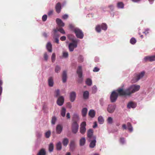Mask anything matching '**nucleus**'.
Here are the masks:
<instances>
[{"mask_svg": "<svg viewBox=\"0 0 155 155\" xmlns=\"http://www.w3.org/2000/svg\"><path fill=\"white\" fill-rule=\"evenodd\" d=\"M128 88L125 90H124L122 88H119L116 91V92L117 93L118 96H126L130 95V93L128 91Z\"/></svg>", "mask_w": 155, "mask_h": 155, "instance_id": "1", "label": "nucleus"}, {"mask_svg": "<svg viewBox=\"0 0 155 155\" xmlns=\"http://www.w3.org/2000/svg\"><path fill=\"white\" fill-rule=\"evenodd\" d=\"M145 72L143 71L140 73L136 74L134 75V77L131 80L132 83H134L138 81L139 79L142 78L144 75Z\"/></svg>", "mask_w": 155, "mask_h": 155, "instance_id": "2", "label": "nucleus"}, {"mask_svg": "<svg viewBox=\"0 0 155 155\" xmlns=\"http://www.w3.org/2000/svg\"><path fill=\"white\" fill-rule=\"evenodd\" d=\"M140 87L139 85H132L128 88V91L130 93V95L135 92L139 90Z\"/></svg>", "mask_w": 155, "mask_h": 155, "instance_id": "3", "label": "nucleus"}, {"mask_svg": "<svg viewBox=\"0 0 155 155\" xmlns=\"http://www.w3.org/2000/svg\"><path fill=\"white\" fill-rule=\"evenodd\" d=\"M76 37L77 38L82 39L83 38L84 35L82 30L78 28H75L74 30Z\"/></svg>", "mask_w": 155, "mask_h": 155, "instance_id": "4", "label": "nucleus"}, {"mask_svg": "<svg viewBox=\"0 0 155 155\" xmlns=\"http://www.w3.org/2000/svg\"><path fill=\"white\" fill-rule=\"evenodd\" d=\"M87 140H90L93 139H96L95 136L93 135V131L92 129H89L87 132Z\"/></svg>", "mask_w": 155, "mask_h": 155, "instance_id": "5", "label": "nucleus"}, {"mask_svg": "<svg viewBox=\"0 0 155 155\" xmlns=\"http://www.w3.org/2000/svg\"><path fill=\"white\" fill-rule=\"evenodd\" d=\"M79 125L77 122H73L71 124V129L72 132L74 134H76L78 130Z\"/></svg>", "mask_w": 155, "mask_h": 155, "instance_id": "6", "label": "nucleus"}, {"mask_svg": "<svg viewBox=\"0 0 155 155\" xmlns=\"http://www.w3.org/2000/svg\"><path fill=\"white\" fill-rule=\"evenodd\" d=\"M86 124L85 121H84L81 123L80 128V132L81 134H84L86 132Z\"/></svg>", "mask_w": 155, "mask_h": 155, "instance_id": "7", "label": "nucleus"}, {"mask_svg": "<svg viewBox=\"0 0 155 155\" xmlns=\"http://www.w3.org/2000/svg\"><path fill=\"white\" fill-rule=\"evenodd\" d=\"M118 96V94L116 91H113L112 92L110 97L111 102H115L117 100Z\"/></svg>", "mask_w": 155, "mask_h": 155, "instance_id": "8", "label": "nucleus"}, {"mask_svg": "<svg viewBox=\"0 0 155 155\" xmlns=\"http://www.w3.org/2000/svg\"><path fill=\"white\" fill-rule=\"evenodd\" d=\"M78 41V40H73L72 43L69 44V48H76Z\"/></svg>", "mask_w": 155, "mask_h": 155, "instance_id": "9", "label": "nucleus"}, {"mask_svg": "<svg viewBox=\"0 0 155 155\" xmlns=\"http://www.w3.org/2000/svg\"><path fill=\"white\" fill-rule=\"evenodd\" d=\"M96 139H93L92 140H88V141L90 142L89 145V147L91 148H93L96 146Z\"/></svg>", "mask_w": 155, "mask_h": 155, "instance_id": "10", "label": "nucleus"}, {"mask_svg": "<svg viewBox=\"0 0 155 155\" xmlns=\"http://www.w3.org/2000/svg\"><path fill=\"white\" fill-rule=\"evenodd\" d=\"M64 98L63 96H61L58 98L57 101V103L58 105L61 106L64 103Z\"/></svg>", "mask_w": 155, "mask_h": 155, "instance_id": "11", "label": "nucleus"}, {"mask_svg": "<svg viewBox=\"0 0 155 155\" xmlns=\"http://www.w3.org/2000/svg\"><path fill=\"white\" fill-rule=\"evenodd\" d=\"M76 97V94L75 92L72 91L70 93V101L73 102L75 100Z\"/></svg>", "mask_w": 155, "mask_h": 155, "instance_id": "12", "label": "nucleus"}, {"mask_svg": "<svg viewBox=\"0 0 155 155\" xmlns=\"http://www.w3.org/2000/svg\"><path fill=\"white\" fill-rule=\"evenodd\" d=\"M77 73L78 75L79 78H81L82 76V67L79 66L78 67L77 71Z\"/></svg>", "mask_w": 155, "mask_h": 155, "instance_id": "13", "label": "nucleus"}, {"mask_svg": "<svg viewBox=\"0 0 155 155\" xmlns=\"http://www.w3.org/2000/svg\"><path fill=\"white\" fill-rule=\"evenodd\" d=\"M55 10L58 13H59L61 9V4L60 2L58 3L56 5L55 7Z\"/></svg>", "mask_w": 155, "mask_h": 155, "instance_id": "14", "label": "nucleus"}, {"mask_svg": "<svg viewBox=\"0 0 155 155\" xmlns=\"http://www.w3.org/2000/svg\"><path fill=\"white\" fill-rule=\"evenodd\" d=\"M115 107L114 106L109 105L108 106L107 110L110 113H113L115 110Z\"/></svg>", "mask_w": 155, "mask_h": 155, "instance_id": "15", "label": "nucleus"}, {"mask_svg": "<svg viewBox=\"0 0 155 155\" xmlns=\"http://www.w3.org/2000/svg\"><path fill=\"white\" fill-rule=\"evenodd\" d=\"M144 60L145 61H155V56L146 57L144 58Z\"/></svg>", "mask_w": 155, "mask_h": 155, "instance_id": "16", "label": "nucleus"}, {"mask_svg": "<svg viewBox=\"0 0 155 155\" xmlns=\"http://www.w3.org/2000/svg\"><path fill=\"white\" fill-rule=\"evenodd\" d=\"M62 127L60 124H58L56 127V131L57 134H59L62 132Z\"/></svg>", "mask_w": 155, "mask_h": 155, "instance_id": "17", "label": "nucleus"}, {"mask_svg": "<svg viewBox=\"0 0 155 155\" xmlns=\"http://www.w3.org/2000/svg\"><path fill=\"white\" fill-rule=\"evenodd\" d=\"M53 31H54V35H56V33L58 31H59L61 33L63 34H65V32L64 30L62 28H60L58 29H54L53 30Z\"/></svg>", "mask_w": 155, "mask_h": 155, "instance_id": "18", "label": "nucleus"}, {"mask_svg": "<svg viewBox=\"0 0 155 155\" xmlns=\"http://www.w3.org/2000/svg\"><path fill=\"white\" fill-rule=\"evenodd\" d=\"M62 81L63 83H65L67 80V74L66 71H63L62 73Z\"/></svg>", "mask_w": 155, "mask_h": 155, "instance_id": "19", "label": "nucleus"}, {"mask_svg": "<svg viewBox=\"0 0 155 155\" xmlns=\"http://www.w3.org/2000/svg\"><path fill=\"white\" fill-rule=\"evenodd\" d=\"M79 119V116L78 114L76 113L74 114L72 117V122L75 121L76 122H77Z\"/></svg>", "mask_w": 155, "mask_h": 155, "instance_id": "20", "label": "nucleus"}, {"mask_svg": "<svg viewBox=\"0 0 155 155\" xmlns=\"http://www.w3.org/2000/svg\"><path fill=\"white\" fill-rule=\"evenodd\" d=\"M70 148L71 150H73L75 148V144L74 141L73 140H71L70 144Z\"/></svg>", "mask_w": 155, "mask_h": 155, "instance_id": "21", "label": "nucleus"}, {"mask_svg": "<svg viewBox=\"0 0 155 155\" xmlns=\"http://www.w3.org/2000/svg\"><path fill=\"white\" fill-rule=\"evenodd\" d=\"M56 22L57 24L60 26L63 27L64 25V23L62 21V20L58 18H57L56 19Z\"/></svg>", "mask_w": 155, "mask_h": 155, "instance_id": "22", "label": "nucleus"}, {"mask_svg": "<svg viewBox=\"0 0 155 155\" xmlns=\"http://www.w3.org/2000/svg\"><path fill=\"white\" fill-rule=\"evenodd\" d=\"M136 107V104L132 102H129L127 105V107L129 108H134Z\"/></svg>", "mask_w": 155, "mask_h": 155, "instance_id": "23", "label": "nucleus"}, {"mask_svg": "<svg viewBox=\"0 0 155 155\" xmlns=\"http://www.w3.org/2000/svg\"><path fill=\"white\" fill-rule=\"evenodd\" d=\"M80 146H83L85 144L86 142V140L85 137H83L80 140Z\"/></svg>", "mask_w": 155, "mask_h": 155, "instance_id": "24", "label": "nucleus"}, {"mask_svg": "<svg viewBox=\"0 0 155 155\" xmlns=\"http://www.w3.org/2000/svg\"><path fill=\"white\" fill-rule=\"evenodd\" d=\"M89 93L87 91H85L83 93V97L84 99H87L89 98Z\"/></svg>", "mask_w": 155, "mask_h": 155, "instance_id": "25", "label": "nucleus"}, {"mask_svg": "<svg viewBox=\"0 0 155 155\" xmlns=\"http://www.w3.org/2000/svg\"><path fill=\"white\" fill-rule=\"evenodd\" d=\"M89 115L91 117L93 118L94 117L95 115V112L93 110H90L88 113Z\"/></svg>", "mask_w": 155, "mask_h": 155, "instance_id": "26", "label": "nucleus"}, {"mask_svg": "<svg viewBox=\"0 0 155 155\" xmlns=\"http://www.w3.org/2000/svg\"><path fill=\"white\" fill-rule=\"evenodd\" d=\"M69 142V140L67 138H64L63 139L62 143L63 146L66 147Z\"/></svg>", "mask_w": 155, "mask_h": 155, "instance_id": "27", "label": "nucleus"}, {"mask_svg": "<svg viewBox=\"0 0 155 155\" xmlns=\"http://www.w3.org/2000/svg\"><path fill=\"white\" fill-rule=\"evenodd\" d=\"M87 109L86 108H83L81 111V114L83 117H85L86 116L87 114Z\"/></svg>", "mask_w": 155, "mask_h": 155, "instance_id": "28", "label": "nucleus"}, {"mask_svg": "<svg viewBox=\"0 0 155 155\" xmlns=\"http://www.w3.org/2000/svg\"><path fill=\"white\" fill-rule=\"evenodd\" d=\"M48 85L50 87H52L53 85V80L52 77H50L48 79Z\"/></svg>", "mask_w": 155, "mask_h": 155, "instance_id": "29", "label": "nucleus"}, {"mask_svg": "<svg viewBox=\"0 0 155 155\" xmlns=\"http://www.w3.org/2000/svg\"><path fill=\"white\" fill-rule=\"evenodd\" d=\"M46 152L44 148L41 149L37 155H46Z\"/></svg>", "mask_w": 155, "mask_h": 155, "instance_id": "30", "label": "nucleus"}, {"mask_svg": "<svg viewBox=\"0 0 155 155\" xmlns=\"http://www.w3.org/2000/svg\"><path fill=\"white\" fill-rule=\"evenodd\" d=\"M117 6L119 8H123L124 7V5L122 2H119L117 4Z\"/></svg>", "mask_w": 155, "mask_h": 155, "instance_id": "31", "label": "nucleus"}, {"mask_svg": "<svg viewBox=\"0 0 155 155\" xmlns=\"http://www.w3.org/2000/svg\"><path fill=\"white\" fill-rule=\"evenodd\" d=\"M66 111V109L64 107H62L61 111V114L63 117H64L65 116Z\"/></svg>", "mask_w": 155, "mask_h": 155, "instance_id": "32", "label": "nucleus"}, {"mask_svg": "<svg viewBox=\"0 0 155 155\" xmlns=\"http://www.w3.org/2000/svg\"><path fill=\"white\" fill-rule=\"evenodd\" d=\"M127 125L128 130L130 132H132L133 131V128L130 123V122H128Z\"/></svg>", "mask_w": 155, "mask_h": 155, "instance_id": "33", "label": "nucleus"}, {"mask_svg": "<svg viewBox=\"0 0 155 155\" xmlns=\"http://www.w3.org/2000/svg\"><path fill=\"white\" fill-rule=\"evenodd\" d=\"M99 123L100 124H102L104 122V119L103 117L101 116H99L98 118Z\"/></svg>", "mask_w": 155, "mask_h": 155, "instance_id": "34", "label": "nucleus"}, {"mask_svg": "<svg viewBox=\"0 0 155 155\" xmlns=\"http://www.w3.org/2000/svg\"><path fill=\"white\" fill-rule=\"evenodd\" d=\"M86 83L87 85L91 86L92 84V81L91 79L88 78L87 79Z\"/></svg>", "mask_w": 155, "mask_h": 155, "instance_id": "35", "label": "nucleus"}, {"mask_svg": "<svg viewBox=\"0 0 155 155\" xmlns=\"http://www.w3.org/2000/svg\"><path fill=\"white\" fill-rule=\"evenodd\" d=\"M57 149L60 150L61 149V144L60 142H58L56 145Z\"/></svg>", "mask_w": 155, "mask_h": 155, "instance_id": "36", "label": "nucleus"}, {"mask_svg": "<svg viewBox=\"0 0 155 155\" xmlns=\"http://www.w3.org/2000/svg\"><path fill=\"white\" fill-rule=\"evenodd\" d=\"M136 40L134 38H131L130 40V43L132 45L134 44L135 43H136Z\"/></svg>", "mask_w": 155, "mask_h": 155, "instance_id": "37", "label": "nucleus"}, {"mask_svg": "<svg viewBox=\"0 0 155 155\" xmlns=\"http://www.w3.org/2000/svg\"><path fill=\"white\" fill-rule=\"evenodd\" d=\"M54 145L52 143H51L49 146V150L50 152H52L53 150Z\"/></svg>", "mask_w": 155, "mask_h": 155, "instance_id": "38", "label": "nucleus"}, {"mask_svg": "<svg viewBox=\"0 0 155 155\" xmlns=\"http://www.w3.org/2000/svg\"><path fill=\"white\" fill-rule=\"evenodd\" d=\"M102 29L104 30H106L107 28V26L106 24L103 23L101 26Z\"/></svg>", "mask_w": 155, "mask_h": 155, "instance_id": "39", "label": "nucleus"}, {"mask_svg": "<svg viewBox=\"0 0 155 155\" xmlns=\"http://www.w3.org/2000/svg\"><path fill=\"white\" fill-rule=\"evenodd\" d=\"M97 90V87L95 85L92 88V93H93V94L95 93L96 92Z\"/></svg>", "mask_w": 155, "mask_h": 155, "instance_id": "40", "label": "nucleus"}, {"mask_svg": "<svg viewBox=\"0 0 155 155\" xmlns=\"http://www.w3.org/2000/svg\"><path fill=\"white\" fill-rule=\"evenodd\" d=\"M107 123L109 124H112L113 123V119L111 117H109L108 118L107 120Z\"/></svg>", "mask_w": 155, "mask_h": 155, "instance_id": "41", "label": "nucleus"}, {"mask_svg": "<svg viewBox=\"0 0 155 155\" xmlns=\"http://www.w3.org/2000/svg\"><path fill=\"white\" fill-rule=\"evenodd\" d=\"M61 70V68L60 66H59L58 65H57L55 68V72L56 73H58Z\"/></svg>", "mask_w": 155, "mask_h": 155, "instance_id": "42", "label": "nucleus"}, {"mask_svg": "<svg viewBox=\"0 0 155 155\" xmlns=\"http://www.w3.org/2000/svg\"><path fill=\"white\" fill-rule=\"evenodd\" d=\"M60 95V91L59 89H57L55 91L54 93V96L56 97H58Z\"/></svg>", "mask_w": 155, "mask_h": 155, "instance_id": "43", "label": "nucleus"}, {"mask_svg": "<svg viewBox=\"0 0 155 155\" xmlns=\"http://www.w3.org/2000/svg\"><path fill=\"white\" fill-rule=\"evenodd\" d=\"M101 27L100 25H97L95 29L97 32H100L101 31Z\"/></svg>", "mask_w": 155, "mask_h": 155, "instance_id": "44", "label": "nucleus"}, {"mask_svg": "<svg viewBox=\"0 0 155 155\" xmlns=\"http://www.w3.org/2000/svg\"><path fill=\"white\" fill-rule=\"evenodd\" d=\"M57 118L55 116H54L52 117L51 120V123L53 124H54L56 121Z\"/></svg>", "mask_w": 155, "mask_h": 155, "instance_id": "45", "label": "nucleus"}, {"mask_svg": "<svg viewBox=\"0 0 155 155\" xmlns=\"http://www.w3.org/2000/svg\"><path fill=\"white\" fill-rule=\"evenodd\" d=\"M51 133V132L50 131H48L45 134V137L47 138H49L50 136Z\"/></svg>", "mask_w": 155, "mask_h": 155, "instance_id": "46", "label": "nucleus"}, {"mask_svg": "<svg viewBox=\"0 0 155 155\" xmlns=\"http://www.w3.org/2000/svg\"><path fill=\"white\" fill-rule=\"evenodd\" d=\"M55 59V54L54 53H53L51 56V60L52 62H54Z\"/></svg>", "mask_w": 155, "mask_h": 155, "instance_id": "47", "label": "nucleus"}, {"mask_svg": "<svg viewBox=\"0 0 155 155\" xmlns=\"http://www.w3.org/2000/svg\"><path fill=\"white\" fill-rule=\"evenodd\" d=\"M47 48H51L52 45L50 42H48L46 45Z\"/></svg>", "mask_w": 155, "mask_h": 155, "instance_id": "48", "label": "nucleus"}, {"mask_svg": "<svg viewBox=\"0 0 155 155\" xmlns=\"http://www.w3.org/2000/svg\"><path fill=\"white\" fill-rule=\"evenodd\" d=\"M2 81L1 80H0V95H1L2 92V87H1V86L2 85Z\"/></svg>", "mask_w": 155, "mask_h": 155, "instance_id": "49", "label": "nucleus"}, {"mask_svg": "<svg viewBox=\"0 0 155 155\" xmlns=\"http://www.w3.org/2000/svg\"><path fill=\"white\" fill-rule=\"evenodd\" d=\"M47 15H43V16L42 17V21H45L47 19Z\"/></svg>", "mask_w": 155, "mask_h": 155, "instance_id": "50", "label": "nucleus"}, {"mask_svg": "<svg viewBox=\"0 0 155 155\" xmlns=\"http://www.w3.org/2000/svg\"><path fill=\"white\" fill-rule=\"evenodd\" d=\"M63 56L64 58H67L68 56V53L67 52H64L63 53Z\"/></svg>", "mask_w": 155, "mask_h": 155, "instance_id": "51", "label": "nucleus"}, {"mask_svg": "<svg viewBox=\"0 0 155 155\" xmlns=\"http://www.w3.org/2000/svg\"><path fill=\"white\" fill-rule=\"evenodd\" d=\"M78 60L80 62H82L83 61V58L82 56H80L79 57Z\"/></svg>", "mask_w": 155, "mask_h": 155, "instance_id": "52", "label": "nucleus"}, {"mask_svg": "<svg viewBox=\"0 0 155 155\" xmlns=\"http://www.w3.org/2000/svg\"><path fill=\"white\" fill-rule=\"evenodd\" d=\"M120 141L121 143L123 144L125 142L124 139L123 137L120 138Z\"/></svg>", "mask_w": 155, "mask_h": 155, "instance_id": "53", "label": "nucleus"}, {"mask_svg": "<svg viewBox=\"0 0 155 155\" xmlns=\"http://www.w3.org/2000/svg\"><path fill=\"white\" fill-rule=\"evenodd\" d=\"M47 108V105L45 103H43V109L45 110Z\"/></svg>", "mask_w": 155, "mask_h": 155, "instance_id": "54", "label": "nucleus"}, {"mask_svg": "<svg viewBox=\"0 0 155 155\" xmlns=\"http://www.w3.org/2000/svg\"><path fill=\"white\" fill-rule=\"evenodd\" d=\"M99 70V68H98L97 67H95L94 68V69L93 70V71L94 72H97Z\"/></svg>", "mask_w": 155, "mask_h": 155, "instance_id": "55", "label": "nucleus"}, {"mask_svg": "<svg viewBox=\"0 0 155 155\" xmlns=\"http://www.w3.org/2000/svg\"><path fill=\"white\" fill-rule=\"evenodd\" d=\"M44 58H45V59L47 61L48 60V56L47 54L46 53H45L44 54Z\"/></svg>", "mask_w": 155, "mask_h": 155, "instance_id": "56", "label": "nucleus"}, {"mask_svg": "<svg viewBox=\"0 0 155 155\" xmlns=\"http://www.w3.org/2000/svg\"><path fill=\"white\" fill-rule=\"evenodd\" d=\"M149 30L148 29H146L145 31L143 32V33L144 34L146 35L149 33Z\"/></svg>", "mask_w": 155, "mask_h": 155, "instance_id": "57", "label": "nucleus"}, {"mask_svg": "<svg viewBox=\"0 0 155 155\" xmlns=\"http://www.w3.org/2000/svg\"><path fill=\"white\" fill-rule=\"evenodd\" d=\"M60 40L62 41H64L66 39V37L65 36H63L61 37Z\"/></svg>", "mask_w": 155, "mask_h": 155, "instance_id": "58", "label": "nucleus"}, {"mask_svg": "<svg viewBox=\"0 0 155 155\" xmlns=\"http://www.w3.org/2000/svg\"><path fill=\"white\" fill-rule=\"evenodd\" d=\"M100 102L101 104V106H103L104 104V100L103 98H101L100 100Z\"/></svg>", "mask_w": 155, "mask_h": 155, "instance_id": "59", "label": "nucleus"}, {"mask_svg": "<svg viewBox=\"0 0 155 155\" xmlns=\"http://www.w3.org/2000/svg\"><path fill=\"white\" fill-rule=\"evenodd\" d=\"M68 18V15H64L62 16V18L64 19H65Z\"/></svg>", "mask_w": 155, "mask_h": 155, "instance_id": "60", "label": "nucleus"}, {"mask_svg": "<svg viewBox=\"0 0 155 155\" xmlns=\"http://www.w3.org/2000/svg\"><path fill=\"white\" fill-rule=\"evenodd\" d=\"M53 12V10H51L48 13V15L49 16L51 15L52 14Z\"/></svg>", "mask_w": 155, "mask_h": 155, "instance_id": "61", "label": "nucleus"}, {"mask_svg": "<svg viewBox=\"0 0 155 155\" xmlns=\"http://www.w3.org/2000/svg\"><path fill=\"white\" fill-rule=\"evenodd\" d=\"M69 28L72 29L74 28V25L72 24H69Z\"/></svg>", "mask_w": 155, "mask_h": 155, "instance_id": "62", "label": "nucleus"}, {"mask_svg": "<svg viewBox=\"0 0 155 155\" xmlns=\"http://www.w3.org/2000/svg\"><path fill=\"white\" fill-rule=\"evenodd\" d=\"M54 42L57 44L59 43V39L58 38H55Z\"/></svg>", "mask_w": 155, "mask_h": 155, "instance_id": "63", "label": "nucleus"}, {"mask_svg": "<svg viewBox=\"0 0 155 155\" xmlns=\"http://www.w3.org/2000/svg\"><path fill=\"white\" fill-rule=\"evenodd\" d=\"M83 81V78L82 77L81 78H79V79L78 80V82L79 83H81L82 82V81Z\"/></svg>", "mask_w": 155, "mask_h": 155, "instance_id": "64", "label": "nucleus"}]
</instances>
